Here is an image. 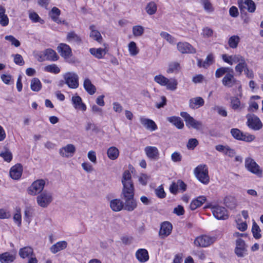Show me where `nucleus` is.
<instances>
[{
	"label": "nucleus",
	"mask_w": 263,
	"mask_h": 263,
	"mask_svg": "<svg viewBox=\"0 0 263 263\" xmlns=\"http://www.w3.org/2000/svg\"><path fill=\"white\" fill-rule=\"evenodd\" d=\"M44 59L50 61H57L58 59V56L56 52L51 49H47L44 52Z\"/></svg>",
	"instance_id": "nucleus-33"
},
{
	"label": "nucleus",
	"mask_w": 263,
	"mask_h": 263,
	"mask_svg": "<svg viewBox=\"0 0 263 263\" xmlns=\"http://www.w3.org/2000/svg\"><path fill=\"white\" fill-rule=\"evenodd\" d=\"M144 28L140 25L134 26L133 27V35L136 36H140L143 35L144 33Z\"/></svg>",
	"instance_id": "nucleus-48"
},
{
	"label": "nucleus",
	"mask_w": 263,
	"mask_h": 263,
	"mask_svg": "<svg viewBox=\"0 0 263 263\" xmlns=\"http://www.w3.org/2000/svg\"><path fill=\"white\" fill-rule=\"evenodd\" d=\"M212 212L214 216L219 220H226L228 218L227 210L222 206L219 205L214 206L212 208Z\"/></svg>",
	"instance_id": "nucleus-12"
},
{
	"label": "nucleus",
	"mask_w": 263,
	"mask_h": 263,
	"mask_svg": "<svg viewBox=\"0 0 263 263\" xmlns=\"http://www.w3.org/2000/svg\"><path fill=\"white\" fill-rule=\"evenodd\" d=\"M206 200L205 196H199L195 199L193 200L190 204V209L191 210H195L197 208L201 206Z\"/></svg>",
	"instance_id": "nucleus-26"
},
{
	"label": "nucleus",
	"mask_w": 263,
	"mask_h": 263,
	"mask_svg": "<svg viewBox=\"0 0 263 263\" xmlns=\"http://www.w3.org/2000/svg\"><path fill=\"white\" fill-rule=\"evenodd\" d=\"M31 89L33 91H39L42 88V84L39 79L33 78L30 83Z\"/></svg>",
	"instance_id": "nucleus-37"
},
{
	"label": "nucleus",
	"mask_w": 263,
	"mask_h": 263,
	"mask_svg": "<svg viewBox=\"0 0 263 263\" xmlns=\"http://www.w3.org/2000/svg\"><path fill=\"white\" fill-rule=\"evenodd\" d=\"M245 242L243 240L239 238L236 240V247L235 249V253L239 257L244 256V253L246 251Z\"/></svg>",
	"instance_id": "nucleus-20"
},
{
	"label": "nucleus",
	"mask_w": 263,
	"mask_h": 263,
	"mask_svg": "<svg viewBox=\"0 0 263 263\" xmlns=\"http://www.w3.org/2000/svg\"><path fill=\"white\" fill-rule=\"evenodd\" d=\"M167 119L168 122L172 123L178 129H182L184 127V123L179 117L172 116L168 117Z\"/></svg>",
	"instance_id": "nucleus-31"
},
{
	"label": "nucleus",
	"mask_w": 263,
	"mask_h": 263,
	"mask_svg": "<svg viewBox=\"0 0 263 263\" xmlns=\"http://www.w3.org/2000/svg\"><path fill=\"white\" fill-rule=\"evenodd\" d=\"M86 91L90 95H93L96 91V88L89 79H85L83 84Z\"/></svg>",
	"instance_id": "nucleus-30"
},
{
	"label": "nucleus",
	"mask_w": 263,
	"mask_h": 263,
	"mask_svg": "<svg viewBox=\"0 0 263 263\" xmlns=\"http://www.w3.org/2000/svg\"><path fill=\"white\" fill-rule=\"evenodd\" d=\"M60 10L58 8L54 7L50 12L49 15L53 21L59 23L60 20H59V16L60 14Z\"/></svg>",
	"instance_id": "nucleus-41"
},
{
	"label": "nucleus",
	"mask_w": 263,
	"mask_h": 263,
	"mask_svg": "<svg viewBox=\"0 0 263 263\" xmlns=\"http://www.w3.org/2000/svg\"><path fill=\"white\" fill-rule=\"evenodd\" d=\"M245 167L248 171L257 177L262 176V170L252 158L248 157L245 159Z\"/></svg>",
	"instance_id": "nucleus-6"
},
{
	"label": "nucleus",
	"mask_w": 263,
	"mask_h": 263,
	"mask_svg": "<svg viewBox=\"0 0 263 263\" xmlns=\"http://www.w3.org/2000/svg\"><path fill=\"white\" fill-rule=\"evenodd\" d=\"M230 72H233V69L231 68L221 67L216 69L215 71V77L217 78H219L225 73H228Z\"/></svg>",
	"instance_id": "nucleus-39"
},
{
	"label": "nucleus",
	"mask_w": 263,
	"mask_h": 263,
	"mask_svg": "<svg viewBox=\"0 0 263 263\" xmlns=\"http://www.w3.org/2000/svg\"><path fill=\"white\" fill-rule=\"evenodd\" d=\"M19 255L22 258H25L32 256L33 254V249L30 247H25L21 248L18 252Z\"/></svg>",
	"instance_id": "nucleus-28"
},
{
	"label": "nucleus",
	"mask_w": 263,
	"mask_h": 263,
	"mask_svg": "<svg viewBox=\"0 0 263 263\" xmlns=\"http://www.w3.org/2000/svg\"><path fill=\"white\" fill-rule=\"evenodd\" d=\"M240 105V101L237 97H233L231 98V106L232 109L236 110L239 108Z\"/></svg>",
	"instance_id": "nucleus-56"
},
{
	"label": "nucleus",
	"mask_w": 263,
	"mask_h": 263,
	"mask_svg": "<svg viewBox=\"0 0 263 263\" xmlns=\"http://www.w3.org/2000/svg\"><path fill=\"white\" fill-rule=\"evenodd\" d=\"M110 207L115 212H119L124 209L123 202L119 199H115L110 201Z\"/></svg>",
	"instance_id": "nucleus-25"
},
{
	"label": "nucleus",
	"mask_w": 263,
	"mask_h": 263,
	"mask_svg": "<svg viewBox=\"0 0 263 263\" xmlns=\"http://www.w3.org/2000/svg\"><path fill=\"white\" fill-rule=\"evenodd\" d=\"M6 40L11 42L12 45L17 47L20 46V42L12 35H6L5 37Z\"/></svg>",
	"instance_id": "nucleus-58"
},
{
	"label": "nucleus",
	"mask_w": 263,
	"mask_h": 263,
	"mask_svg": "<svg viewBox=\"0 0 263 263\" xmlns=\"http://www.w3.org/2000/svg\"><path fill=\"white\" fill-rule=\"evenodd\" d=\"M67 243L65 241H61L57 242L55 244L52 245L50 248V250L51 252L54 254L62 250H64L67 247Z\"/></svg>",
	"instance_id": "nucleus-27"
},
{
	"label": "nucleus",
	"mask_w": 263,
	"mask_h": 263,
	"mask_svg": "<svg viewBox=\"0 0 263 263\" xmlns=\"http://www.w3.org/2000/svg\"><path fill=\"white\" fill-rule=\"evenodd\" d=\"M15 255L10 254L8 252H5L0 254V261L2 263H10L14 261Z\"/></svg>",
	"instance_id": "nucleus-35"
},
{
	"label": "nucleus",
	"mask_w": 263,
	"mask_h": 263,
	"mask_svg": "<svg viewBox=\"0 0 263 263\" xmlns=\"http://www.w3.org/2000/svg\"><path fill=\"white\" fill-rule=\"evenodd\" d=\"M0 156L8 162H10L12 159V153L7 149L5 152L1 153Z\"/></svg>",
	"instance_id": "nucleus-55"
},
{
	"label": "nucleus",
	"mask_w": 263,
	"mask_h": 263,
	"mask_svg": "<svg viewBox=\"0 0 263 263\" xmlns=\"http://www.w3.org/2000/svg\"><path fill=\"white\" fill-rule=\"evenodd\" d=\"M71 101L76 109H79L83 111L86 110V106L83 103L82 99L80 96H73Z\"/></svg>",
	"instance_id": "nucleus-23"
},
{
	"label": "nucleus",
	"mask_w": 263,
	"mask_h": 263,
	"mask_svg": "<svg viewBox=\"0 0 263 263\" xmlns=\"http://www.w3.org/2000/svg\"><path fill=\"white\" fill-rule=\"evenodd\" d=\"M224 203L227 207L230 209H233L235 208L236 205L235 198L231 196L226 197L224 198Z\"/></svg>",
	"instance_id": "nucleus-46"
},
{
	"label": "nucleus",
	"mask_w": 263,
	"mask_h": 263,
	"mask_svg": "<svg viewBox=\"0 0 263 263\" xmlns=\"http://www.w3.org/2000/svg\"><path fill=\"white\" fill-rule=\"evenodd\" d=\"M5 8L0 6V24L2 26H6L9 23V18L5 14Z\"/></svg>",
	"instance_id": "nucleus-36"
},
{
	"label": "nucleus",
	"mask_w": 263,
	"mask_h": 263,
	"mask_svg": "<svg viewBox=\"0 0 263 263\" xmlns=\"http://www.w3.org/2000/svg\"><path fill=\"white\" fill-rule=\"evenodd\" d=\"M234 71L227 73L222 80V84L228 87H232L236 83V79L234 76Z\"/></svg>",
	"instance_id": "nucleus-17"
},
{
	"label": "nucleus",
	"mask_w": 263,
	"mask_h": 263,
	"mask_svg": "<svg viewBox=\"0 0 263 263\" xmlns=\"http://www.w3.org/2000/svg\"><path fill=\"white\" fill-rule=\"evenodd\" d=\"M240 37L238 35H233L231 36L228 41V44L230 48L235 49L238 46L240 42Z\"/></svg>",
	"instance_id": "nucleus-40"
},
{
	"label": "nucleus",
	"mask_w": 263,
	"mask_h": 263,
	"mask_svg": "<svg viewBox=\"0 0 263 263\" xmlns=\"http://www.w3.org/2000/svg\"><path fill=\"white\" fill-rule=\"evenodd\" d=\"M180 116L184 119L186 125L189 127H192L197 130H200L203 128V124L201 121H197L191 117L186 112H181Z\"/></svg>",
	"instance_id": "nucleus-4"
},
{
	"label": "nucleus",
	"mask_w": 263,
	"mask_h": 263,
	"mask_svg": "<svg viewBox=\"0 0 263 263\" xmlns=\"http://www.w3.org/2000/svg\"><path fill=\"white\" fill-rule=\"evenodd\" d=\"M160 36L170 43L174 42L173 37L167 32L162 31L160 33Z\"/></svg>",
	"instance_id": "nucleus-64"
},
{
	"label": "nucleus",
	"mask_w": 263,
	"mask_h": 263,
	"mask_svg": "<svg viewBox=\"0 0 263 263\" xmlns=\"http://www.w3.org/2000/svg\"><path fill=\"white\" fill-rule=\"evenodd\" d=\"M136 257L139 261L145 262L149 259L147 251L145 249H140L136 252Z\"/></svg>",
	"instance_id": "nucleus-22"
},
{
	"label": "nucleus",
	"mask_w": 263,
	"mask_h": 263,
	"mask_svg": "<svg viewBox=\"0 0 263 263\" xmlns=\"http://www.w3.org/2000/svg\"><path fill=\"white\" fill-rule=\"evenodd\" d=\"M108 157L112 160H116L119 157V151L115 146H111L107 151Z\"/></svg>",
	"instance_id": "nucleus-34"
},
{
	"label": "nucleus",
	"mask_w": 263,
	"mask_h": 263,
	"mask_svg": "<svg viewBox=\"0 0 263 263\" xmlns=\"http://www.w3.org/2000/svg\"><path fill=\"white\" fill-rule=\"evenodd\" d=\"M76 152V147L72 144H68L59 150L60 155L63 157H72Z\"/></svg>",
	"instance_id": "nucleus-14"
},
{
	"label": "nucleus",
	"mask_w": 263,
	"mask_h": 263,
	"mask_svg": "<svg viewBox=\"0 0 263 263\" xmlns=\"http://www.w3.org/2000/svg\"><path fill=\"white\" fill-rule=\"evenodd\" d=\"M57 50L60 54L65 59H67L71 56V49L67 44L61 43L57 47Z\"/></svg>",
	"instance_id": "nucleus-16"
},
{
	"label": "nucleus",
	"mask_w": 263,
	"mask_h": 263,
	"mask_svg": "<svg viewBox=\"0 0 263 263\" xmlns=\"http://www.w3.org/2000/svg\"><path fill=\"white\" fill-rule=\"evenodd\" d=\"M34 215V209L31 207H26L24 211V219L25 221L29 223Z\"/></svg>",
	"instance_id": "nucleus-38"
},
{
	"label": "nucleus",
	"mask_w": 263,
	"mask_h": 263,
	"mask_svg": "<svg viewBox=\"0 0 263 263\" xmlns=\"http://www.w3.org/2000/svg\"><path fill=\"white\" fill-rule=\"evenodd\" d=\"M246 118L247 125L250 128L254 130H258L262 128V122L257 116L249 114L247 115Z\"/></svg>",
	"instance_id": "nucleus-7"
},
{
	"label": "nucleus",
	"mask_w": 263,
	"mask_h": 263,
	"mask_svg": "<svg viewBox=\"0 0 263 263\" xmlns=\"http://www.w3.org/2000/svg\"><path fill=\"white\" fill-rule=\"evenodd\" d=\"M122 183L123 189L121 198L123 202L124 210L128 212L133 211L137 207V202L134 198L135 189L132 180V175L129 171H125L122 176Z\"/></svg>",
	"instance_id": "nucleus-1"
},
{
	"label": "nucleus",
	"mask_w": 263,
	"mask_h": 263,
	"mask_svg": "<svg viewBox=\"0 0 263 263\" xmlns=\"http://www.w3.org/2000/svg\"><path fill=\"white\" fill-rule=\"evenodd\" d=\"M252 232L253 236L256 239H259L261 237V234H260V229L257 224L254 221L253 223Z\"/></svg>",
	"instance_id": "nucleus-47"
},
{
	"label": "nucleus",
	"mask_w": 263,
	"mask_h": 263,
	"mask_svg": "<svg viewBox=\"0 0 263 263\" xmlns=\"http://www.w3.org/2000/svg\"><path fill=\"white\" fill-rule=\"evenodd\" d=\"M244 7L247 8L250 12L253 13L256 9V5L252 0H245Z\"/></svg>",
	"instance_id": "nucleus-45"
},
{
	"label": "nucleus",
	"mask_w": 263,
	"mask_h": 263,
	"mask_svg": "<svg viewBox=\"0 0 263 263\" xmlns=\"http://www.w3.org/2000/svg\"><path fill=\"white\" fill-rule=\"evenodd\" d=\"M128 50L132 56H135L138 54L139 50L134 41L130 42L128 45Z\"/></svg>",
	"instance_id": "nucleus-44"
},
{
	"label": "nucleus",
	"mask_w": 263,
	"mask_h": 263,
	"mask_svg": "<svg viewBox=\"0 0 263 263\" xmlns=\"http://www.w3.org/2000/svg\"><path fill=\"white\" fill-rule=\"evenodd\" d=\"M232 136L238 140L250 142L255 139V136L249 134H243L238 128H232L231 130Z\"/></svg>",
	"instance_id": "nucleus-9"
},
{
	"label": "nucleus",
	"mask_w": 263,
	"mask_h": 263,
	"mask_svg": "<svg viewBox=\"0 0 263 263\" xmlns=\"http://www.w3.org/2000/svg\"><path fill=\"white\" fill-rule=\"evenodd\" d=\"M204 101L200 97H197L191 99L189 100V106L192 109L198 108L204 105Z\"/></svg>",
	"instance_id": "nucleus-24"
},
{
	"label": "nucleus",
	"mask_w": 263,
	"mask_h": 263,
	"mask_svg": "<svg viewBox=\"0 0 263 263\" xmlns=\"http://www.w3.org/2000/svg\"><path fill=\"white\" fill-rule=\"evenodd\" d=\"M45 70L55 74L58 73L60 71V68L54 64L46 66L45 67Z\"/></svg>",
	"instance_id": "nucleus-53"
},
{
	"label": "nucleus",
	"mask_w": 263,
	"mask_h": 263,
	"mask_svg": "<svg viewBox=\"0 0 263 263\" xmlns=\"http://www.w3.org/2000/svg\"><path fill=\"white\" fill-rule=\"evenodd\" d=\"M171 159L174 162H179L182 160V156L179 152H175L171 154Z\"/></svg>",
	"instance_id": "nucleus-60"
},
{
	"label": "nucleus",
	"mask_w": 263,
	"mask_h": 263,
	"mask_svg": "<svg viewBox=\"0 0 263 263\" xmlns=\"http://www.w3.org/2000/svg\"><path fill=\"white\" fill-rule=\"evenodd\" d=\"M216 238L215 236H209L202 235L197 237L194 240V244L197 247H206L216 241Z\"/></svg>",
	"instance_id": "nucleus-10"
},
{
	"label": "nucleus",
	"mask_w": 263,
	"mask_h": 263,
	"mask_svg": "<svg viewBox=\"0 0 263 263\" xmlns=\"http://www.w3.org/2000/svg\"><path fill=\"white\" fill-rule=\"evenodd\" d=\"M45 185V181L43 179H39L34 181L29 187V194L35 195L42 192Z\"/></svg>",
	"instance_id": "nucleus-11"
},
{
	"label": "nucleus",
	"mask_w": 263,
	"mask_h": 263,
	"mask_svg": "<svg viewBox=\"0 0 263 263\" xmlns=\"http://www.w3.org/2000/svg\"><path fill=\"white\" fill-rule=\"evenodd\" d=\"M201 4L203 6L204 9L208 12H212L214 11V8L210 0H201Z\"/></svg>",
	"instance_id": "nucleus-51"
},
{
	"label": "nucleus",
	"mask_w": 263,
	"mask_h": 263,
	"mask_svg": "<svg viewBox=\"0 0 263 263\" xmlns=\"http://www.w3.org/2000/svg\"><path fill=\"white\" fill-rule=\"evenodd\" d=\"M22 172V166L20 164H17L11 167L9 174L13 179L18 180L21 178Z\"/></svg>",
	"instance_id": "nucleus-19"
},
{
	"label": "nucleus",
	"mask_w": 263,
	"mask_h": 263,
	"mask_svg": "<svg viewBox=\"0 0 263 263\" xmlns=\"http://www.w3.org/2000/svg\"><path fill=\"white\" fill-rule=\"evenodd\" d=\"M89 52L95 58L100 59L105 55L107 51L105 49H102L101 48H92L89 49Z\"/></svg>",
	"instance_id": "nucleus-29"
},
{
	"label": "nucleus",
	"mask_w": 263,
	"mask_h": 263,
	"mask_svg": "<svg viewBox=\"0 0 263 263\" xmlns=\"http://www.w3.org/2000/svg\"><path fill=\"white\" fill-rule=\"evenodd\" d=\"M155 193L157 197L160 198H164L166 195L162 185L159 186L155 190Z\"/></svg>",
	"instance_id": "nucleus-62"
},
{
	"label": "nucleus",
	"mask_w": 263,
	"mask_h": 263,
	"mask_svg": "<svg viewBox=\"0 0 263 263\" xmlns=\"http://www.w3.org/2000/svg\"><path fill=\"white\" fill-rule=\"evenodd\" d=\"M213 109L222 117H226L228 115L226 109L222 106L215 105L213 107Z\"/></svg>",
	"instance_id": "nucleus-52"
},
{
	"label": "nucleus",
	"mask_w": 263,
	"mask_h": 263,
	"mask_svg": "<svg viewBox=\"0 0 263 263\" xmlns=\"http://www.w3.org/2000/svg\"><path fill=\"white\" fill-rule=\"evenodd\" d=\"M89 29L91 30L90 33V36L93 40L97 41L98 43H101L102 41V37L100 32L95 29V25H91L89 27Z\"/></svg>",
	"instance_id": "nucleus-32"
},
{
	"label": "nucleus",
	"mask_w": 263,
	"mask_h": 263,
	"mask_svg": "<svg viewBox=\"0 0 263 263\" xmlns=\"http://www.w3.org/2000/svg\"><path fill=\"white\" fill-rule=\"evenodd\" d=\"M214 62V57L213 55L211 54H209L205 60L203 62V67L206 68H208L210 65L213 64Z\"/></svg>",
	"instance_id": "nucleus-57"
},
{
	"label": "nucleus",
	"mask_w": 263,
	"mask_h": 263,
	"mask_svg": "<svg viewBox=\"0 0 263 263\" xmlns=\"http://www.w3.org/2000/svg\"><path fill=\"white\" fill-rule=\"evenodd\" d=\"M140 123L148 130L155 131L157 129V126L155 122L151 119L144 117L140 118Z\"/></svg>",
	"instance_id": "nucleus-21"
},
{
	"label": "nucleus",
	"mask_w": 263,
	"mask_h": 263,
	"mask_svg": "<svg viewBox=\"0 0 263 263\" xmlns=\"http://www.w3.org/2000/svg\"><path fill=\"white\" fill-rule=\"evenodd\" d=\"M194 174L197 179L202 183L208 184L210 182L208 168L205 164L198 165L194 169Z\"/></svg>",
	"instance_id": "nucleus-2"
},
{
	"label": "nucleus",
	"mask_w": 263,
	"mask_h": 263,
	"mask_svg": "<svg viewBox=\"0 0 263 263\" xmlns=\"http://www.w3.org/2000/svg\"><path fill=\"white\" fill-rule=\"evenodd\" d=\"M144 152L146 156L151 160H157L159 158V152L156 146H146Z\"/></svg>",
	"instance_id": "nucleus-15"
},
{
	"label": "nucleus",
	"mask_w": 263,
	"mask_h": 263,
	"mask_svg": "<svg viewBox=\"0 0 263 263\" xmlns=\"http://www.w3.org/2000/svg\"><path fill=\"white\" fill-rule=\"evenodd\" d=\"M179 68V64L177 62H174L169 65L168 69L167 70V73H172L176 70H177Z\"/></svg>",
	"instance_id": "nucleus-61"
},
{
	"label": "nucleus",
	"mask_w": 263,
	"mask_h": 263,
	"mask_svg": "<svg viewBox=\"0 0 263 263\" xmlns=\"http://www.w3.org/2000/svg\"><path fill=\"white\" fill-rule=\"evenodd\" d=\"M13 220L18 227L21 226L22 216L20 209L17 210L16 213L14 215Z\"/></svg>",
	"instance_id": "nucleus-59"
},
{
	"label": "nucleus",
	"mask_w": 263,
	"mask_h": 263,
	"mask_svg": "<svg viewBox=\"0 0 263 263\" xmlns=\"http://www.w3.org/2000/svg\"><path fill=\"white\" fill-rule=\"evenodd\" d=\"M157 9V5L154 2L148 3L145 8L146 11L149 15L154 14L156 12Z\"/></svg>",
	"instance_id": "nucleus-42"
},
{
	"label": "nucleus",
	"mask_w": 263,
	"mask_h": 263,
	"mask_svg": "<svg viewBox=\"0 0 263 263\" xmlns=\"http://www.w3.org/2000/svg\"><path fill=\"white\" fill-rule=\"evenodd\" d=\"M52 201L53 197L52 194L47 191L42 192L36 197L37 204L43 208L48 207Z\"/></svg>",
	"instance_id": "nucleus-5"
},
{
	"label": "nucleus",
	"mask_w": 263,
	"mask_h": 263,
	"mask_svg": "<svg viewBox=\"0 0 263 263\" xmlns=\"http://www.w3.org/2000/svg\"><path fill=\"white\" fill-rule=\"evenodd\" d=\"M154 81L159 85L166 86L168 90L174 91L176 89L178 82L174 78L168 79L161 74L157 75L154 77Z\"/></svg>",
	"instance_id": "nucleus-3"
},
{
	"label": "nucleus",
	"mask_w": 263,
	"mask_h": 263,
	"mask_svg": "<svg viewBox=\"0 0 263 263\" xmlns=\"http://www.w3.org/2000/svg\"><path fill=\"white\" fill-rule=\"evenodd\" d=\"M64 79L68 86L72 89H76L79 86V77L74 72H67L64 76Z\"/></svg>",
	"instance_id": "nucleus-8"
},
{
	"label": "nucleus",
	"mask_w": 263,
	"mask_h": 263,
	"mask_svg": "<svg viewBox=\"0 0 263 263\" xmlns=\"http://www.w3.org/2000/svg\"><path fill=\"white\" fill-rule=\"evenodd\" d=\"M67 39L69 42H73L80 44L81 39L74 32H70L67 34Z\"/></svg>",
	"instance_id": "nucleus-43"
},
{
	"label": "nucleus",
	"mask_w": 263,
	"mask_h": 263,
	"mask_svg": "<svg viewBox=\"0 0 263 263\" xmlns=\"http://www.w3.org/2000/svg\"><path fill=\"white\" fill-rule=\"evenodd\" d=\"M14 62L18 65L22 66L25 64L24 61L21 55L16 54L14 56Z\"/></svg>",
	"instance_id": "nucleus-63"
},
{
	"label": "nucleus",
	"mask_w": 263,
	"mask_h": 263,
	"mask_svg": "<svg viewBox=\"0 0 263 263\" xmlns=\"http://www.w3.org/2000/svg\"><path fill=\"white\" fill-rule=\"evenodd\" d=\"M29 17L34 23L39 22L41 24H43L45 23L44 21L34 12L30 13Z\"/></svg>",
	"instance_id": "nucleus-50"
},
{
	"label": "nucleus",
	"mask_w": 263,
	"mask_h": 263,
	"mask_svg": "<svg viewBox=\"0 0 263 263\" xmlns=\"http://www.w3.org/2000/svg\"><path fill=\"white\" fill-rule=\"evenodd\" d=\"M199 144L198 140L196 138H191L189 140L186 147L189 149H194Z\"/></svg>",
	"instance_id": "nucleus-54"
},
{
	"label": "nucleus",
	"mask_w": 263,
	"mask_h": 263,
	"mask_svg": "<svg viewBox=\"0 0 263 263\" xmlns=\"http://www.w3.org/2000/svg\"><path fill=\"white\" fill-rule=\"evenodd\" d=\"M172 230V224L170 222L165 221L161 224L159 233L161 237L164 238L171 234Z\"/></svg>",
	"instance_id": "nucleus-18"
},
{
	"label": "nucleus",
	"mask_w": 263,
	"mask_h": 263,
	"mask_svg": "<svg viewBox=\"0 0 263 263\" xmlns=\"http://www.w3.org/2000/svg\"><path fill=\"white\" fill-rule=\"evenodd\" d=\"M247 66L248 65L245 59L235 66V69L236 72H239V74H241L243 70L245 71Z\"/></svg>",
	"instance_id": "nucleus-49"
},
{
	"label": "nucleus",
	"mask_w": 263,
	"mask_h": 263,
	"mask_svg": "<svg viewBox=\"0 0 263 263\" xmlns=\"http://www.w3.org/2000/svg\"><path fill=\"white\" fill-rule=\"evenodd\" d=\"M178 51L181 53L194 54L196 50L190 44L187 42H179L177 45Z\"/></svg>",
	"instance_id": "nucleus-13"
}]
</instances>
